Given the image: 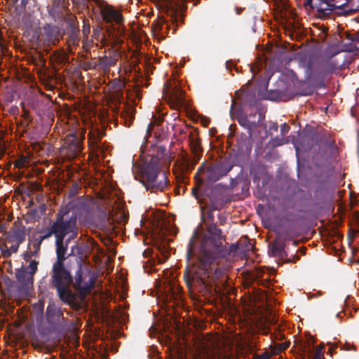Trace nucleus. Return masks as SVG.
<instances>
[{"label":"nucleus","instance_id":"1","mask_svg":"<svg viewBox=\"0 0 359 359\" xmlns=\"http://www.w3.org/2000/svg\"><path fill=\"white\" fill-rule=\"evenodd\" d=\"M223 240L221 231L215 226H210L207 231H195L189 243V266L184 273L189 286L195 280L208 285L223 275V269L217 266V259L224 255Z\"/></svg>","mask_w":359,"mask_h":359},{"label":"nucleus","instance_id":"2","mask_svg":"<svg viewBox=\"0 0 359 359\" xmlns=\"http://www.w3.org/2000/svg\"><path fill=\"white\" fill-rule=\"evenodd\" d=\"M65 235L57 233L55 240L57 262L53 266V284L56 287L60 298L70 304L73 299L72 292L69 289V284L72 281L69 273L62 266V261L65 259L66 248L63 245V240Z\"/></svg>","mask_w":359,"mask_h":359},{"label":"nucleus","instance_id":"3","mask_svg":"<svg viewBox=\"0 0 359 359\" xmlns=\"http://www.w3.org/2000/svg\"><path fill=\"white\" fill-rule=\"evenodd\" d=\"M159 168V159L157 157H151L149 161L144 162L137 168L141 174V182L147 190L153 192L163 191L166 186V176L165 173L158 175Z\"/></svg>","mask_w":359,"mask_h":359},{"label":"nucleus","instance_id":"4","mask_svg":"<svg viewBox=\"0 0 359 359\" xmlns=\"http://www.w3.org/2000/svg\"><path fill=\"white\" fill-rule=\"evenodd\" d=\"M37 270V262L32 261L27 268L16 270L18 290L22 296H27L33 287L34 274Z\"/></svg>","mask_w":359,"mask_h":359},{"label":"nucleus","instance_id":"5","mask_svg":"<svg viewBox=\"0 0 359 359\" xmlns=\"http://www.w3.org/2000/svg\"><path fill=\"white\" fill-rule=\"evenodd\" d=\"M154 224L151 236L156 248H161L164 236L167 234L175 233V229L168 221L164 213L159 212L154 216Z\"/></svg>","mask_w":359,"mask_h":359},{"label":"nucleus","instance_id":"6","mask_svg":"<svg viewBox=\"0 0 359 359\" xmlns=\"http://www.w3.org/2000/svg\"><path fill=\"white\" fill-rule=\"evenodd\" d=\"M95 278V273L88 266L81 265L76 273L74 286L84 296L93 289Z\"/></svg>","mask_w":359,"mask_h":359},{"label":"nucleus","instance_id":"7","mask_svg":"<svg viewBox=\"0 0 359 359\" xmlns=\"http://www.w3.org/2000/svg\"><path fill=\"white\" fill-rule=\"evenodd\" d=\"M68 212L65 209H62L60 215L56 220V222L53 224L51 228L43 236L40 237V242L46 239L51 236L53 234L55 235V238L57 239V233H60V234L67 235L69 233H73L74 234V227H75V218H71L68 221L65 220V216Z\"/></svg>","mask_w":359,"mask_h":359},{"label":"nucleus","instance_id":"8","mask_svg":"<svg viewBox=\"0 0 359 359\" xmlns=\"http://www.w3.org/2000/svg\"><path fill=\"white\" fill-rule=\"evenodd\" d=\"M98 9L103 18V19L110 22L112 21L116 22L117 24H120L122 21L121 15L116 11L114 10L112 7L109 6L103 0H94Z\"/></svg>","mask_w":359,"mask_h":359},{"label":"nucleus","instance_id":"9","mask_svg":"<svg viewBox=\"0 0 359 359\" xmlns=\"http://www.w3.org/2000/svg\"><path fill=\"white\" fill-rule=\"evenodd\" d=\"M46 315L48 323L52 325H60L63 322L62 313L54 304L48 306Z\"/></svg>","mask_w":359,"mask_h":359},{"label":"nucleus","instance_id":"10","mask_svg":"<svg viewBox=\"0 0 359 359\" xmlns=\"http://www.w3.org/2000/svg\"><path fill=\"white\" fill-rule=\"evenodd\" d=\"M66 143L69 144L68 149L72 156L79 155L81 151V143L79 139L74 135H69L67 137Z\"/></svg>","mask_w":359,"mask_h":359},{"label":"nucleus","instance_id":"11","mask_svg":"<svg viewBox=\"0 0 359 359\" xmlns=\"http://www.w3.org/2000/svg\"><path fill=\"white\" fill-rule=\"evenodd\" d=\"M164 288L159 287V291L162 293H165L166 301L170 300L171 299H177L178 297V287L173 283L170 280H167V283H164Z\"/></svg>","mask_w":359,"mask_h":359},{"label":"nucleus","instance_id":"12","mask_svg":"<svg viewBox=\"0 0 359 359\" xmlns=\"http://www.w3.org/2000/svg\"><path fill=\"white\" fill-rule=\"evenodd\" d=\"M25 238V228L18 227L13 229L11 232L9 241L13 243H21Z\"/></svg>","mask_w":359,"mask_h":359},{"label":"nucleus","instance_id":"13","mask_svg":"<svg viewBox=\"0 0 359 359\" xmlns=\"http://www.w3.org/2000/svg\"><path fill=\"white\" fill-rule=\"evenodd\" d=\"M217 167H210V168L205 170L204 168H200L199 172L204 175L205 177L208 178L210 180L216 181L219 179V175H212L211 173L217 170Z\"/></svg>","mask_w":359,"mask_h":359},{"label":"nucleus","instance_id":"14","mask_svg":"<svg viewBox=\"0 0 359 359\" xmlns=\"http://www.w3.org/2000/svg\"><path fill=\"white\" fill-rule=\"evenodd\" d=\"M168 241H170V239H168V241H167V240H165V238H164L163 240V242L162 241L161 242V248H157L161 252L162 255H163V258H159V262H162L165 261L168 257V253L169 247L167 246Z\"/></svg>","mask_w":359,"mask_h":359},{"label":"nucleus","instance_id":"15","mask_svg":"<svg viewBox=\"0 0 359 359\" xmlns=\"http://www.w3.org/2000/svg\"><path fill=\"white\" fill-rule=\"evenodd\" d=\"M19 245L20 243H13L9 248H6V249H3L4 255L5 257H9L11 254L15 253L18 250Z\"/></svg>","mask_w":359,"mask_h":359},{"label":"nucleus","instance_id":"16","mask_svg":"<svg viewBox=\"0 0 359 359\" xmlns=\"http://www.w3.org/2000/svg\"><path fill=\"white\" fill-rule=\"evenodd\" d=\"M323 345L317 346L313 359H322L323 357Z\"/></svg>","mask_w":359,"mask_h":359},{"label":"nucleus","instance_id":"17","mask_svg":"<svg viewBox=\"0 0 359 359\" xmlns=\"http://www.w3.org/2000/svg\"><path fill=\"white\" fill-rule=\"evenodd\" d=\"M34 309L41 313L43 310V304L41 302H39L38 304L34 305Z\"/></svg>","mask_w":359,"mask_h":359},{"label":"nucleus","instance_id":"18","mask_svg":"<svg viewBox=\"0 0 359 359\" xmlns=\"http://www.w3.org/2000/svg\"><path fill=\"white\" fill-rule=\"evenodd\" d=\"M289 127L286 124H283L281 126L280 133L282 135H284L285 134L287 133Z\"/></svg>","mask_w":359,"mask_h":359},{"label":"nucleus","instance_id":"19","mask_svg":"<svg viewBox=\"0 0 359 359\" xmlns=\"http://www.w3.org/2000/svg\"><path fill=\"white\" fill-rule=\"evenodd\" d=\"M164 93L169 95L170 96H172V94H174V91L172 90V92H170V89H169V87H168V84H165V88H164Z\"/></svg>","mask_w":359,"mask_h":359},{"label":"nucleus","instance_id":"20","mask_svg":"<svg viewBox=\"0 0 359 359\" xmlns=\"http://www.w3.org/2000/svg\"><path fill=\"white\" fill-rule=\"evenodd\" d=\"M324 1H326L327 0H324ZM323 4H325L326 6L328 7L329 8H330V7L332 6V5H330V4H329L326 3V2H324L323 4H321L320 5L321 9H326V8L323 7Z\"/></svg>","mask_w":359,"mask_h":359},{"label":"nucleus","instance_id":"21","mask_svg":"<svg viewBox=\"0 0 359 359\" xmlns=\"http://www.w3.org/2000/svg\"><path fill=\"white\" fill-rule=\"evenodd\" d=\"M355 46L359 47V33H358L355 37Z\"/></svg>","mask_w":359,"mask_h":359},{"label":"nucleus","instance_id":"22","mask_svg":"<svg viewBox=\"0 0 359 359\" xmlns=\"http://www.w3.org/2000/svg\"><path fill=\"white\" fill-rule=\"evenodd\" d=\"M284 144V142L282 141V140H280L279 142H278L276 143H274V144L276 145V146L281 145V144Z\"/></svg>","mask_w":359,"mask_h":359},{"label":"nucleus","instance_id":"23","mask_svg":"<svg viewBox=\"0 0 359 359\" xmlns=\"http://www.w3.org/2000/svg\"><path fill=\"white\" fill-rule=\"evenodd\" d=\"M152 123H150L148 126L147 133H149V131L151 130Z\"/></svg>","mask_w":359,"mask_h":359},{"label":"nucleus","instance_id":"24","mask_svg":"<svg viewBox=\"0 0 359 359\" xmlns=\"http://www.w3.org/2000/svg\"><path fill=\"white\" fill-rule=\"evenodd\" d=\"M194 194L196 196L195 189H193Z\"/></svg>","mask_w":359,"mask_h":359},{"label":"nucleus","instance_id":"25","mask_svg":"<svg viewBox=\"0 0 359 359\" xmlns=\"http://www.w3.org/2000/svg\"><path fill=\"white\" fill-rule=\"evenodd\" d=\"M296 151H298V147L295 145Z\"/></svg>","mask_w":359,"mask_h":359},{"label":"nucleus","instance_id":"26","mask_svg":"<svg viewBox=\"0 0 359 359\" xmlns=\"http://www.w3.org/2000/svg\"><path fill=\"white\" fill-rule=\"evenodd\" d=\"M259 359H266V357H264V358H259Z\"/></svg>","mask_w":359,"mask_h":359}]
</instances>
